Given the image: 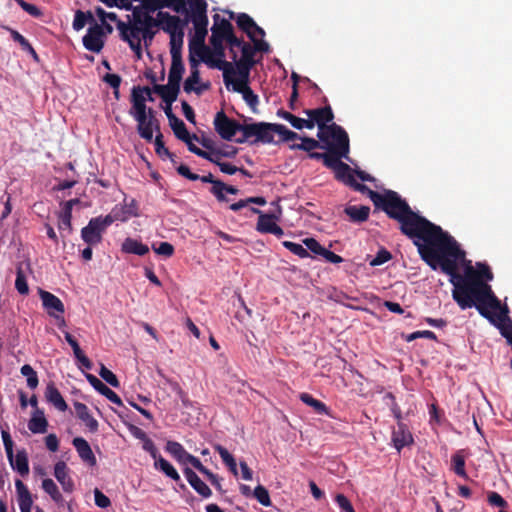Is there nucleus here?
<instances>
[{"label":"nucleus","instance_id":"f257e3e1","mask_svg":"<svg viewBox=\"0 0 512 512\" xmlns=\"http://www.w3.org/2000/svg\"><path fill=\"white\" fill-rule=\"evenodd\" d=\"M373 203L381 207L390 217L400 222L401 230L414 240L422 259L434 270L441 267L450 276L453 284V299L461 309L476 307L478 312L500 329L501 334L512 345V322L508 308L502 306L493 293V274L489 267L465 259L464 252L457 242L425 218L415 214L396 192L380 194L369 191Z\"/></svg>","mask_w":512,"mask_h":512},{"label":"nucleus","instance_id":"f03ea898","mask_svg":"<svg viewBox=\"0 0 512 512\" xmlns=\"http://www.w3.org/2000/svg\"><path fill=\"white\" fill-rule=\"evenodd\" d=\"M148 97H150L149 88H134L131 100L132 107L129 113L137 122L139 135L147 141H152L154 132H159V124L153 111L146 106Z\"/></svg>","mask_w":512,"mask_h":512},{"label":"nucleus","instance_id":"7ed1b4c3","mask_svg":"<svg viewBox=\"0 0 512 512\" xmlns=\"http://www.w3.org/2000/svg\"><path fill=\"white\" fill-rule=\"evenodd\" d=\"M317 136L332 152L339 154L344 159H349V138L340 126L333 123L327 128L321 127Z\"/></svg>","mask_w":512,"mask_h":512},{"label":"nucleus","instance_id":"20e7f679","mask_svg":"<svg viewBox=\"0 0 512 512\" xmlns=\"http://www.w3.org/2000/svg\"><path fill=\"white\" fill-rule=\"evenodd\" d=\"M224 41H227L232 46H241V42L232 33L230 22L225 19H220L219 16L216 15L212 27L211 44L216 50H221Z\"/></svg>","mask_w":512,"mask_h":512},{"label":"nucleus","instance_id":"39448f33","mask_svg":"<svg viewBox=\"0 0 512 512\" xmlns=\"http://www.w3.org/2000/svg\"><path fill=\"white\" fill-rule=\"evenodd\" d=\"M249 75L250 70L248 66L242 64L233 66L232 64L227 63L223 73L226 88L232 89L236 92L248 86Z\"/></svg>","mask_w":512,"mask_h":512},{"label":"nucleus","instance_id":"423d86ee","mask_svg":"<svg viewBox=\"0 0 512 512\" xmlns=\"http://www.w3.org/2000/svg\"><path fill=\"white\" fill-rule=\"evenodd\" d=\"M237 24L252 40L255 50L262 52L268 51L269 45L263 40L265 35L264 30L259 27L250 16L244 13L239 14Z\"/></svg>","mask_w":512,"mask_h":512},{"label":"nucleus","instance_id":"0eeeda50","mask_svg":"<svg viewBox=\"0 0 512 512\" xmlns=\"http://www.w3.org/2000/svg\"><path fill=\"white\" fill-rule=\"evenodd\" d=\"M111 225V218L99 216L92 218L88 225L81 230V238L88 245H97L102 241V235Z\"/></svg>","mask_w":512,"mask_h":512},{"label":"nucleus","instance_id":"6e6552de","mask_svg":"<svg viewBox=\"0 0 512 512\" xmlns=\"http://www.w3.org/2000/svg\"><path fill=\"white\" fill-rule=\"evenodd\" d=\"M277 124L272 123H252L246 124L242 127L245 137H255L257 141L263 143H271L274 141V134H276Z\"/></svg>","mask_w":512,"mask_h":512},{"label":"nucleus","instance_id":"1a4fd4ad","mask_svg":"<svg viewBox=\"0 0 512 512\" xmlns=\"http://www.w3.org/2000/svg\"><path fill=\"white\" fill-rule=\"evenodd\" d=\"M192 22L195 32L189 44L190 50L196 52L199 56H202L205 51L204 41L207 35V14L192 16Z\"/></svg>","mask_w":512,"mask_h":512},{"label":"nucleus","instance_id":"9d476101","mask_svg":"<svg viewBox=\"0 0 512 512\" xmlns=\"http://www.w3.org/2000/svg\"><path fill=\"white\" fill-rule=\"evenodd\" d=\"M118 28L121 30L124 40L129 43L131 49L139 54L141 50V40L145 38L147 34V30L143 27L142 23L125 25L119 22Z\"/></svg>","mask_w":512,"mask_h":512},{"label":"nucleus","instance_id":"9b49d317","mask_svg":"<svg viewBox=\"0 0 512 512\" xmlns=\"http://www.w3.org/2000/svg\"><path fill=\"white\" fill-rule=\"evenodd\" d=\"M253 212L259 214L258 222H257V231L261 233H271L276 235L277 237H281L284 232L283 229L277 224V220L280 217L281 210L277 208L275 212L271 214H263L258 209H252Z\"/></svg>","mask_w":512,"mask_h":512},{"label":"nucleus","instance_id":"f8f14e48","mask_svg":"<svg viewBox=\"0 0 512 512\" xmlns=\"http://www.w3.org/2000/svg\"><path fill=\"white\" fill-rule=\"evenodd\" d=\"M214 127L224 140H232L238 131H242L241 125L229 119L223 112H218L214 118Z\"/></svg>","mask_w":512,"mask_h":512},{"label":"nucleus","instance_id":"ddd939ff","mask_svg":"<svg viewBox=\"0 0 512 512\" xmlns=\"http://www.w3.org/2000/svg\"><path fill=\"white\" fill-rule=\"evenodd\" d=\"M334 173L337 179L343 181L348 185L355 187L357 190H363L365 187L355 182V175H357L362 181L372 180V178L363 171L353 172L351 168L343 162L340 165H338V168L334 170Z\"/></svg>","mask_w":512,"mask_h":512},{"label":"nucleus","instance_id":"4468645a","mask_svg":"<svg viewBox=\"0 0 512 512\" xmlns=\"http://www.w3.org/2000/svg\"><path fill=\"white\" fill-rule=\"evenodd\" d=\"M39 296L43 308L50 317H59L60 314H64V304L57 296L42 289L39 290Z\"/></svg>","mask_w":512,"mask_h":512},{"label":"nucleus","instance_id":"2eb2a0df","mask_svg":"<svg viewBox=\"0 0 512 512\" xmlns=\"http://www.w3.org/2000/svg\"><path fill=\"white\" fill-rule=\"evenodd\" d=\"M84 47L92 52H99L103 47V29L97 23L91 25L83 37Z\"/></svg>","mask_w":512,"mask_h":512},{"label":"nucleus","instance_id":"dca6fc26","mask_svg":"<svg viewBox=\"0 0 512 512\" xmlns=\"http://www.w3.org/2000/svg\"><path fill=\"white\" fill-rule=\"evenodd\" d=\"M138 215V209L134 200L121 206H116L107 217L111 218V224L115 221L125 222Z\"/></svg>","mask_w":512,"mask_h":512},{"label":"nucleus","instance_id":"f3484780","mask_svg":"<svg viewBox=\"0 0 512 512\" xmlns=\"http://www.w3.org/2000/svg\"><path fill=\"white\" fill-rule=\"evenodd\" d=\"M54 476L62 486L64 492L71 493L74 490V481L69 474V468L64 461H58L54 465Z\"/></svg>","mask_w":512,"mask_h":512},{"label":"nucleus","instance_id":"a211bd4d","mask_svg":"<svg viewBox=\"0 0 512 512\" xmlns=\"http://www.w3.org/2000/svg\"><path fill=\"white\" fill-rule=\"evenodd\" d=\"M73 446L75 447L79 457L83 462L89 466L96 465V457L89 445V443L82 437H76L73 439Z\"/></svg>","mask_w":512,"mask_h":512},{"label":"nucleus","instance_id":"6ab92c4d","mask_svg":"<svg viewBox=\"0 0 512 512\" xmlns=\"http://www.w3.org/2000/svg\"><path fill=\"white\" fill-rule=\"evenodd\" d=\"M17 501L21 512H32L33 499L28 488L21 480L15 481Z\"/></svg>","mask_w":512,"mask_h":512},{"label":"nucleus","instance_id":"aec40b11","mask_svg":"<svg viewBox=\"0 0 512 512\" xmlns=\"http://www.w3.org/2000/svg\"><path fill=\"white\" fill-rule=\"evenodd\" d=\"M392 442L398 451L403 447L412 444V434L403 423H398L397 427L393 430Z\"/></svg>","mask_w":512,"mask_h":512},{"label":"nucleus","instance_id":"412c9836","mask_svg":"<svg viewBox=\"0 0 512 512\" xmlns=\"http://www.w3.org/2000/svg\"><path fill=\"white\" fill-rule=\"evenodd\" d=\"M183 88L186 93L194 92L197 95H200L209 88V84L203 83L200 80L199 71L197 69H192L190 75L184 82Z\"/></svg>","mask_w":512,"mask_h":512},{"label":"nucleus","instance_id":"4be33fe9","mask_svg":"<svg viewBox=\"0 0 512 512\" xmlns=\"http://www.w3.org/2000/svg\"><path fill=\"white\" fill-rule=\"evenodd\" d=\"M89 383L102 395H104L107 399H109L112 403L121 406L122 400L120 397L109 387H107L104 383H102L96 376L92 374L86 375Z\"/></svg>","mask_w":512,"mask_h":512},{"label":"nucleus","instance_id":"5701e85b","mask_svg":"<svg viewBox=\"0 0 512 512\" xmlns=\"http://www.w3.org/2000/svg\"><path fill=\"white\" fill-rule=\"evenodd\" d=\"M184 474L189 484L194 488V490L198 494L205 498L211 496L212 492L210 488L199 478V476L194 471H192L188 467H185Z\"/></svg>","mask_w":512,"mask_h":512},{"label":"nucleus","instance_id":"b1692460","mask_svg":"<svg viewBox=\"0 0 512 512\" xmlns=\"http://www.w3.org/2000/svg\"><path fill=\"white\" fill-rule=\"evenodd\" d=\"M306 115L309 118H313L318 126V131L322 128H327L329 125L326 123L332 121L333 113L330 107H324L320 109L306 110Z\"/></svg>","mask_w":512,"mask_h":512},{"label":"nucleus","instance_id":"393cba45","mask_svg":"<svg viewBox=\"0 0 512 512\" xmlns=\"http://www.w3.org/2000/svg\"><path fill=\"white\" fill-rule=\"evenodd\" d=\"M154 90L162 98V100L168 106H170L173 102L176 101L180 86L167 82L165 85H156Z\"/></svg>","mask_w":512,"mask_h":512},{"label":"nucleus","instance_id":"a878e982","mask_svg":"<svg viewBox=\"0 0 512 512\" xmlns=\"http://www.w3.org/2000/svg\"><path fill=\"white\" fill-rule=\"evenodd\" d=\"M160 23L162 28L169 33V35H175L183 32V27L179 17L172 16L167 13H159Z\"/></svg>","mask_w":512,"mask_h":512},{"label":"nucleus","instance_id":"bb28decb","mask_svg":"<svg viewBox=\"0 0 512 512\" xmlns=\"http://www.w3.org/2000/svg\"><path fill=\"white\" fill-rule=\"evenodd\" d=\"M75 411L78 418L85 424L91 431L96 432L98 429L97 420L89 413L88 407L83 403L75 404Z\"/></svg>","mask_w":512,"mask_h":512},{"label":"nucleus","instance_id":"cd10ccee","mask_svg":"<svg viewBox=\"0 0 512 512\" xmlns=\"http://www.w3.org/2000/svg\"><path fill=\"white\" fill-rule=\"evenodd\" d=\"M46 400L52 404L59 411H65L67 409V404L60 394L59 390L53 385L49 384L45 390Z\"/></svg>","mask_w":512,"mask_h":512},{"label":"nucleus","instance_id":"c85d7f7f","mask_svg":"<svg viewBox=\"0 0 512 512\" xmlns=\"http://www.w3.org/2000/svg\"><path fill=\"white\" fill-rule=\"evenodd\" d=\"M124 253L143 256L149 252V247L134 238H126L121 246Z\"/></svg>","mask_w":512,"mask_h":512},{"label":"nucleus","instance_id":"c756f323","mask_svg":"<svg viewBox=\"0 0 512 512\" xmlns=\"http://www.w3.org/2000/svg\"><path fill=\"white\" fill-rule=\"evenodd\" d=\"M166 451L174 457L179 464L187 466V459L190 453H188L180 443L168 441L166 444Z\"/></svg>","mask_w":512,"mask_h":512},{"label":"nucleus","instance_id":"7c9ffc66","mask_svg":"<svg viewBox=\"0 0 512 512\" xmlns=\"http://www.w3.org/2000/svg\"><path fill=\"white\" fill-rule=\"evenodd\" d=\"M10 465L22 476L27 475L29 472L28 458L25 451H18L16 454L12 453V457L8 458Z\"/></svg>","mask_w":512,"mask_h":512},{"label":"nucleus","instance_id":"2f4dec72","mask_svg":"<svg viewBox=\"0 0 512 512\" xmlns=\"http://www.w3.org/2000/svg\"><path fill=\"white\" fill-rule=\"evenodd\" d=\"M48 422L43 411L36 410L28 422V428L32 433H44L47 430Z\"/></svg>","mask_w":512,"mask_h":512},{"label":"nucleus","instance_id":"473e14b6","mask_svg":"<svg viewBox=\"0 0 512 512\" xmlns=\"http://www.w3.org/2000/svg\"><path fill=\"white\" fill-rule=\"evenodd\" d=\"M166 114L176 137L182 141L190 139V133L188 132L184 122L177 117L170 115L168 111H166Z\"/></svg>","mask_w":512,"mask_h":512},{"label":"nucleus","instance_id":"72a5a7b5","mask_svg":"<svg viewBox=\"0 0 512 512\" xmlns=\"http://www.w3.org/2000/svg\"><path fill=\"white\" fill-rule=\"evenodd\" d=\"M42 489L45 491V493H47L51 499L59 504V505H62L64 503V498L61 494V492L59 491L58 489V486L56 485V483L50 479V478H46L42 481Z\"/></svg>","mask_w":512,"mask_h":512},{"label":"nucleus","instance_id":"f704fd0d","mask_svg":"<svg viewBox=\"0 0 512 512\" xmlns=\"http://www.w3.org/2000/svg\"><path fill=\"white\" fill-rule=\"evenodd\" d=\"M154 467L160 471H162L166 476L171 479L178 481L180 476L176 469L163 457L159 456L154 463Z\"/></svg>","mask_w":512,"mask_h":512},{"label":"nucleus","instance_id":"c9c22d12","mask_svg":"<svg viewBox=\"0 0 512 512\" xmlns=\"http://www.w3.org/2000/svg\"><path fill=\"white\" fill-rule=\"evenodd\" d=\"M87 23H89L91 25H93L95 23L93 14L91 12L85 13L82 11H77L75 13L74 20H73L74 30L80 31L81 29H83L85 27V25Z\"/></svg>","mask_w":512,"mask_h":512},{"label":"nucleus","instance_id":"e433bc0d","mask_svg":"<svg viewBox=\"0 0 512 512\" xmlns=\"http://www.w3.org/2000/svg\"><path fill=\"white\" fill-rule=\"evenodd\" d=\"M345 212L354 221H364L368 218L370 209L367 206H349Z\"/></svg>","mask_w":512,"mask_h":512},{"label":"nucleus","instance_id":"4c0bfd02","mask_svg":"<svg viewBox=\"0 0 512 512\" xmlns=\"http://www.w3.org/2000/svg\"><path fill=\"white\" fill-rule=\"evenodd\" d=\"M300 399L303 403L312 407L318 414L328 413L326 405L323 402L313 398L310 394L302 393L300 394Z\"/></svg>","mask_w":512,"mask_h":512},{"label":"nucleus","instance_id":"58836bf2","mask_svg":"<svg viewBox=\"0 0 512 512\" xmlns=\"http://www.w3.org/2000/svg\"><path fill=\"white\" fill-rule=\"evenodd\" d=\"M214 448L218 451L223 462L228 466L229 470L236 476L238 474L237 464L234 457L228 450L221 445H215Z\"/></svg>","mask_w":512,"mask_h":512},{"label":"nucleus","instance_id":"ea45409f","mask_svg":"<svg viewBox=\"0 0 512 512\" xmlns=\"http://www.w3.org/2000/svg\"><path fill=\"white\" fill-rule=\"evenodd\" d=\"M95 14L100 19L102 25L105 27L108 33H111L113 31V28L110 24H108V21L116 22L117 15L113 12H106L103 8L97 7L95 9Z\"/></svg>","mask_w":512,"mask_h":512},{"label":"nucleus","instance_id":"a19ab883","mask_svg":"<svg viewBox=\"0 0 512 512\" xmlns=\"http://www.w3.org/2000/svg\"><path fill=\"white\" fill-rule=\"evenodd\" d=\"M21 374L26 377L27 386L30 389L37 388L39 384L38 376L36 371L29 364H25L20 369Z\"/></svg>","mask_w":512,"mask_h":512},{"label":"nucleus","instance_id":"79ce46f5","mask_svg":"<svg viewBox=\"0 0 512 512\" xmlns=\"http://www.w3.org/2000/svg\"><path fill=\"white\" fill-rule=\"evenodd\" d=\"M311 157L315 158H322L324 160V163L327 167L331 168L333 171L338 168V165L342 163L341 158L339 154H336L331 151L329 154H319V153H313L311 154Z\"/></svg>","mask_w":512,"mask_h":512},{"label":"nucleus","instance_id":"37998d69","mask_svg":"<svg viewBox=\"0 0 512 512\" xmlns=\"http://www.w3.org/2000/svg\"><path fill=\"white\" fill-rule=\"evenodd\" d=\"M184 68L180 61L173 60L172 66L169 71L168 75V83L175 84L177 86H180V81L182 78V72Z\"/></svg>","mask_w":512,"mask_h":512},{"label":"nucleus","instance_id":"c03bdc74","mask_svg":"<svg viewBox=\"0 0 512 512\" xmlns=\"http://www.w3.org/2000/svg\"><path fill=\"white\" fill-rule=\"evenodd\" d=\"M6 30H8L11 34V37L14 41L18 42L23 50L30 53L34 58H37V53L33 49V47L30 45V43L16 30L5 27Z\"/></svg>","mask_w":512,"mask_h":512},{"label":"nucleus","instance_id":"a18cd8bd","mask_svg":"<svg viewBox=\"0 0 512 512\" xmlns=\"http://www.w3.org/2000/svg\"><path fill=\"white\" fill-rule=\"evenodd\" d=\"M452 469L453 471L463 477V478H467V474H466V471H465V459H464V456L458 452L456 454H454L452 456Z\"/></svg>","mask_w":512,"mask_h":512},{"label":"nucleus","instance_id":"49530a36","mask_svg":"<svg viewBox=\"0 0 512 512\" xmlns=\"http://www.w3.org/2000/svg\"><path fill=\"white\" fill-rule=\"evenodd\" d=\"M183 36V32L170 36L171 55L173 60H177L180 57V52L183 44Z\"/></svg>","mask_w":512,"mask_h":512},{"label":"nucleus","instance_id":"de8ad7c7","mask_svg":"<svg viewBox=\"0 0 512 512\" xmlns=\"http://www.w3.org/2000/svg\"><path fill=\"white\" fill-rule=\"evenodd\" d=\"M242 94L243 99L249 105V107L255 111L258 105V96L250 89L249 86H246L237 91Z\"/></svg>","mask_w":512,"mask_h":512},{"label":"nucleus","instance_id":"09e8293b","mask_svg":"<svg viewBox=\"0 0 512 512\" xmlns=\"http://www.w3.org/2000/svg\"><path fill=\"white\" fill-rule=\"evenodd\" d=\"M253 496L257 499V501L262 504L263 506H266V507H269L271 506V500H270V496H269V492L268 490L262 486V485H258L254 491H253Z\"/></svg>","mask_w":512,"mask_h":512},{"label":"nucleus","instance_id":"8fccbe9b","mask_svg":"<svg viewBox=\"0 0 512 512\" xmlns=\"http://www.w3.org/2000/svg\"><path fill=\"white\" fill-rule=\"evenodd\" d=\"M153 251L160 256L169 258L174 254V247L172 244L168 242H160L158 244L154 243L152 245Z\"/></svg>","mask_w":512,"mask_h":512},{"label":"nucleus","instance_id":"3c124183","mask_svg":"<svg viewBox=\"0 0 512 512\" xmlns=\"http://www.w3.org/2000/svg\"><path fill=\"white\" fill-rule=\"evenodd\" d=\"M283 246L288 249L293 254L301 257V258H307L309 257V253L306 248L303 247L302 244H298L291 241H284Z\"/></svg>","mask_w":512,"mask_h":512},{"label":"nucleus","instance_id":"603ef678","mask_svg":"<svg viewBox=\"0 0 512 512\" xmlns=\"http://www.w3.org/2000/svg\"><path fill=\"white\" fill-rule=\"evenodd\" d=\"M99 375L112 387L117 388L119 386V381L116 375L112 371L107 369L103 364H101L100 366Z\"/></svg>","mask_w":512,"mask_h":512},{"label":"nucleus","instance_id":"864d4df0","mask_svg":"<svg viewBox=\"0 0 512 512\" xmlns=\"http://www.w3.org/2000/svg\"><path fill=\"white\" fill-rule=\"evenodd\" d=\"M192 11V16L207 14L206 0H187Z\"/></svg>","mask_w":512,"mask_h":512},{"label":"nucleus","instance_id":"5fc2aeb1","mask_svg":"<svg viewBox=\"0 0 512 512\" xmlns=\"http://www.w3.org/2000/svg\"><path fill=\"white\" fill-rule=\"evenodd\" d=\"M298 139L301 140V143L292 145L291 146L292 149H301L304 151H311V150L318 148V146H319L318 141H316L313 138H307V137L300 138L299 137Z\"/></svg>","mask_w":512,"mask_h":512},{"label":"nucleus","instance_id":"6e6d98bb","mask_svg":"<svg viewBox=\"0 0 512 512\" xmlns=\"http://www.w3.org/2000/svg\"><path fill=\"white\" fill-rule=\"evenodd\" d=\"M276 134H278L284 141H293L299 138L297 133L289 130L286 126L282 124H277Z\"/></svg>","mask_w":512,"mask_h":512},{"label":"nucleus","instance_id":"4d7b16f0","mask_svg":"<svg viewBox=\"0 0 512 512\" xmlns=\"http://www.w3.org/2000/svg\"><path fill=\"white\" fill-rule=\"evenodd\" d=\"M71 218L72 212L62 208V211L59 215V229L71 231Z\"/></svg>","mask_w":512,"mask_h":512},{"label":"nucleus","instance_id":"13d9d810","mask_svg":"<svg viewBox=\"0 0 512 512\" xmlns=\"http://www.w3.org/2000/svg\"><path fill=\"white\" fill-rule=\"evenodd\" d=\"M303 244L306 246V249L319 256H321L325 250V248L314 238H305L303 240Z\"/></svg>","mask_w":512,"mask_h":512},{"label":"nucleus","instance_id":"bf43d9fd","mask_svg":"<svg viewBox=\"0 0 512 512\" xmlns=\"http://www.w3.org/2000/svg\"><path fill=\"white\" fill-rule=\"evenodd\" d=\"M391 259V254L387 250H380L377 255L370 260L369 264L372 267L382 265Z\"/></svg>","mask_w":512,"mask_h":512},{"label":"nucleus","instance_id":"052dcab7","mask_svg":"<svg viewBox=\"0 0 512 512\" xmlns=\"http://www.w3.org/2000/svg\"><path fill=\"white\" fill-rule=\"evenodd\" d=\"M1 437H2V441H3V445H4V448H5V452H6L7 458H11L12 457V453H13V445H14L13 441L11 439V436H10L8 431L2 430L1 431Z\"/></svg>","mask_w":512,"mask_h":512},{"label":"nucleus","instance_id":"680f3d73","mask_svg":"<svg viewBox=\"0 0 512 512\" xmlns=\"http://www.w3.org/2000/svg\"><path fill=\"white\" fill-rule=\"evenodd\" d=\"M488 503L490 505L496 506V507H501V508L507 507V502L497 492H489L488 493Z\"/></svg>","mask_w":512,"mask_h":512},{"label":"nucleus","instance_id":"e2e57ef3","mask_svg":"<svg viewBox=\"0 0 512 512\" xmlns=\"http://www.w3.org/2000/svg\"><path fill=\"white\" fill-rule=\"evenodd\" d=\"M95 504L100 508H107L110 506V499L104 495L99 489L94 490Z\"/></svg>","mask_w":512,"mask_h":512},{"label":"nucleus","instance_id":"0e129e2a","mask_svg":"<svg viewBox=\"0 0 512 512\" xmlns=\"http://www.w3.org/2000/svg\"><path fill=\"white\" fill-rule=\"evenodd\" d=\"M417 338H426V339L434 340V339H436V335L434 334V332L429 331V330L416 331V332H413V333L409 334L406 337V340L408 342H411V341H413V340H415Z\"/></svg>","mask_w":512,"mask_h":512},{"label":"nucleus","instance_id":"69168bd1","mask_svg":"<svg viewBox=\"0 0 512 512\" xmlns=\"http://www.w3.org/2000/svg\"><path fill=\"white\" fill-rule=\"evenodd\" d=\"M15 287L20 294H27L29 292L27 281L21 272H18Z\"/></svg>","mask_w":512,"mask_h":512},{"label":"nucleus","instance_id":"338daca9","mask_svg":"<svg viewBox=\"0 0 512 512\" xmlns=\"http://www.w3.org/2000/svg\"><path fill=\"white\" fill-rule=\"evenodd\" d=\"M335 501L340 509L344 512H352L354 510L350 501L343 494L336 495Z\"/></svg>","mask_w":512,"mask_h":512},{"label":"nucleus","instance_id":"774afa93","mask_svg":"<svg viewBox=\"0 0 512 512\" xmlns=\"http://www.w3.org/2000/svg\"><path fill=\"white\" fill-rule=\"evenodd\" d=\"M142 442H143V445H142L143 449L145 451H147L154 460H156L159 457V455H158V450L155 447L153 441L149 437H147Z\"/></svg>","mask_w":512,"mask_h":512}]
</instances>
